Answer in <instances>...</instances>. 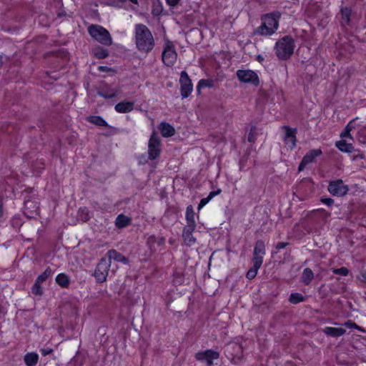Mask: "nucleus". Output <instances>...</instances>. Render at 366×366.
<instances>
[{
	"label": "nucleus",
	"instance_id": "1",
	"mask_svg": "<svg viewBox=\"0 0 366 366\" xmlns=\"http://www.w3.org/2000/svg\"><path fill=\"white\" fill-rule=\"evenodd\" d=\"M135 43L141 52L149 53L154 46L153 35L148 27L142 24L135 25Z\"/></svg>",
	"mask_w": 366,
	"mask_h": 366
},
{
	"label": "nucleus",
	"instance_id": "2",
	"mask_svg": "<svg viewBox=\"0 0 366 366\" xmlns=\"http://www.w3.org/2000/svg\"><path fill=\"white\" fill-rule=\"evenodd\" d=\"M295 47V40L291 36L287 35L276 42L275 54L279 59L287 60L293 54Z\"/></svg>",
	"mask_w": 366,
	"mask_h": 366
},
{
	"label": "nucleus",
	"instance_id": "3",
	"mask_svg": "<svg viewBox=\"0 0 366 366\" xmlns=\"http://www.w3.org/2000/svg\"><path fill=\"white\" fill-rule=\"evenodd\" d=\"M89 35L96 41L104 46H111L112 44V38L105 28L100 25L92 24L88 27Z\"/></svg>",
	"mask_w": 366,
	"mask_h": 366
},
{
	"label": "nucleus",
	"instance_id": "4",
	"mask_svg": "<svg viewBox=\"0 0 366 366\" xmlns=\"http://www.w3.org/2000/svg\"><path fill=\"white\" fill-rule=\"evenodd\" d=\"M110 267L111 262L107 260V258L102 257L99 260L94 273V276L97 282L103 283L107 280Z\"/></svg>",
	"mask_w": 366,
	"mask_h": 366
},
{
	"label": "nucleus",
	"instance_id": "5",
	"mask_svg": "<svg viewBox=\"0 0 366 366\" xmlns=\"http://www.w3.org/2000/svg\"><path fill=\"white\" fill-rule=\"evenodd\" d=\"M219 357L220 353L212 349L199 351L194 355L197 361L204 363L206 366H213L214 365V360H217Z\"/></svg>",
	"mask_w": 366,
	"mask_h": 366
},
{
	"label": "nucleus",
	"instance_id": "6",
	"mask_svg": "<svg viewBox=\"0 0 366 366\" xmlns=\"http://www.w3.org/2000/svg\"><path fill=\"white\" fill-rule=\"evenodd\" d=\"M161 141L155 132H153L148 143V157L150 160L157 159L161 153Z\"/></svg>",
	"mask_w": 366,
	"mask_h": 366
},
{
	"label": "nucleus",
	"instance_id": "7",
	"mask_svg": "<svg viewBox=\"0 0 366 366\" xmlns=\"http://www.w3.org/2000/svg\"><path fill=\"white\" fill-rule=\"evenodd\" d=\"M162 61L167 66H172L177 61V53L173 43L167 41L162 54Z\"/></svg>",
	"mask_w": 366,
	"mask_h": 366
},
{
	"label": "nucleus",
	"instance_id": "8",
	"mask_svg": "<svg viewBox=\"0 0 366 366\" xmlns=\"http://www.w3.org/2000/svg\"><path fill=\"white\" fill-rule=\"evenodd\" d=\"M238 80L242 83L251 84L254 86L259 84V79L257 73L250 69H239L236 71Z\"/></svg>",
	"mask_w": 366,
	"mask_h": 366
},
{
	"label": "nucleus",
	"instance_id": "9",
	"mask_svg": "<svg viewBox=\"0 0 366 366\" xmlns=\"http://www.w3.org/2000/svg\"><path fill=\"white\" fill-rule=\"evenodd\" d=\"M328 192L335 197H343L349 191V187L341 179L330 181L327 186Z\"/></svg>",
	"mask_w": 366,
	"mask_h": 366
},
{
	"label": "nucleus",
	"instance_id": "10",
	"mask_svg": "<svg viewBox=\"0 0 366 366\" xmlns=\"http://www.w3.org/2000/svg\"><path fill=\"white\" fill-rule=\"evenodd\" d=\"M179 83L181 84L182 98H187L193 90V85L191 79L185 71H182L180 74Z\"/></svg>",
	"mask_w": 366,
	"mask_h": 366
},
{
	"label": "nucleus",
	"instance_id": "11",
	"mask_svg": "<svg viewBox=\"0 0 366 366\" xmlns=\"http://www.w3.org/2000/svg\"><path fill=\"white\" fill-rule=\"evenodd\" d=\"M280 14L269 13L263 15L261 17L262 21L272 31L275 33L279 26Z\"/></svg>",
	"mask_w": 366,
	"mask_h": 366
},
{
	"label": "nucleus",
	"instance_id": "12",
	"mask_svg": "<svg viewBox=\"0 0 366 366\" xmlns=\"http://www.w3.org/2000/svg\"><path fill=\"white\" fill-rule=\"evenodd\" d=\"M352 14V11L351 8L347 6H342L340 8V13L337 14V18H338L340 26L342 28H347V26H351Z\"/></svg>",
	"mask_w": 366,
	"mask_h": 366
},
{
	"label": "nucleus",
	"instance_id": "13",
	"mask_svg": "<svg viewBox=\"0 0 366 366\" xmlns=\"http://www.w3.org/2000/svg\"><path fill=\"white\" fill-rule=\"evenodd\" d=\"M282 128L285 130L284 142L291 149H293L296 147L297 129L288 126H284Z\"/></svg>",
	"mask_w": 366,
	"mask_h": 366
},
{
	"label": "nucleus",
	"instance_id": "14",
	"mask_svg": "<svg viewBox=\"0 0 366 366\" xmlns=\"http://www.w3.org/2000/svg\"><path fill=\"white\" fill-rule=\"evenodd\" d=\"M39 210V203L32 199H26L24 201V214L31 218L34 214H37Z\"/></svg>",
	"mask_w": 366,
	"mask_h": 366
},
{
	"label": "nucleus",
	"instance_id": "15",
	"mask_svg": "<svg viewBox=\"0 0 366 366\" xmlns=\"http://www.w3.org/2000/svg\"><path fill=\"white\" fill-rule=\"evenodd\" d=\"M233 353L232 354V357L231 359V362L234 365L239 364L243 358V347L242 345L239 344H234L232 345Z\"/></svg>",
	"mask_w": 366,
	"mask_h": 366
},
{
	"label": "nucleus",
	"instance_id": "16",
	"mask_svg": "<svg viewBox=\"0 0 366 366\" xmlns=\"http://www.w3.org/2000/svg\"><path fill=\"white\" fill-rule=\"evenodd\" d=\"M233 353L232 354V357L231 359V362L234 365L239 364L243 358V347L242 345L239 344H234L232 345Z\"/></svg>",
	"mask_w": 366,
	"mask_h": 366
},
{
	"label": "nucleus",
	"instance_id": "17",
	"mask_svg": "<svg viewBox=\"0 0 366 366\" xmlns=\"http://www.w3.org/2000/svg\"><path fill=\"white\" fill-rule=\"evenodd\" d=\"M107 256L108 257L107 260H109L110 262L112 259H114L116 262H122L125 264L129 263L128 258L114 249H109L107 253Z\"/></svg>",
	"mask_w": 366,
	"mask_h": 366
},
{
	"label": "nucleus",
	"instance_id": "18",
	"mask_svg": "<svg viewBox=\"0 0 366 366\" xmlns=\"http://www.w3.org/2000/svg\"><path fill=\"white\" fill-rule=\"evenodd\" d=\"M265 244L263 240L258 239L254 248L253 257L252 259L255 258H259L262 259V263L263 262V255L265 254Z\"/></svg>",
	"mask_w": 366,
	"mask_h": 366
},
{
	"label": "nucleus",
	"instance_id": "19",
	"mask_svg": "<svg viewBox=\"0 0 366 366\" xmlns=\"http://www.w3.org/2000/svg\"><path fill=\"white\" fill-rule=\"evenodd\" d=\"M134 106V102L124 101L117 104L114 107V109L118 113H128L133 110Z\"/></svg>",
	"mask_w": 366,
	"mask_h": 366
},
{
	"label": "nucleus",
	"instance_id": "20",
	"mask_svg": "<svg viewBox=\"0 0 366 366\" xmlns=\"http://www.w3.org/2000/svg\"><path fill=\"white\" fill-rule=\"evenodd\" d=\"M253 267H251L246 274V277L248 280L254 279L257 274L258 269L260 268L262 264V259L259 258H255L252 259Z\"/></svg>",
	"mask_w": 366,
	"mask_h": 366
},
{
	"label": "nucleus",
	"instance_id": "21",
	"mask_svg": "<svg viewBox=\"0 0 366 366\" xmlns=\"http://www.w3.org/2000/svg\"><path fill=\"white\" fill-rule=\"evenodd\" d=\"M159 129L164 137H172L175 133L174 127L167 122H161L159 125Z\"/></svg>",
	"mask_w": 366,
	"mask_h": 366
},
{
	"label": "nucleus",
	"instance_id": "22",
	"mask_svg": "<svg viewBox=\"0 0 366 366\" xmlns=\"http://www.w3.org/2000/svg\"><path fill=\"white\" fill-rule=\"evenodd\" d=\"M323 332L327 336L338 337L343 335L346 330L342 327H326L323 329Z\"/></svg>",
	"mask_w": 366,
	"mask_h": 366
},
{
	"label": "nucleus",
	"instance_id": "23",
	"mask_svg": "<svg viewBox=\"0 0 366 366\" xmlns=\"http://www.w3.org/2000/svg\"><path fill=\"white\" fill-rule=\"evenodd\" d=\"M132 219L123 214H119L115 220V226L118 229H123L131 224Z\"/></svg>",
	"mask_w": 366,
	"mask_h": 366
},
{
	"label": "nucleus",
	"instance_id": "24",
	"mask_svg": "<svg viewBox=\"0 0 366 366\" xmlns=\"http://www.w3.org/2000/svg\"><path fill=\"white\" fill-rule=\"evenodd\" d=\"M314 273L312 270L307 267L305 268L301 276V282L306 286H308L311 284L312 280L314 279Z\"/></svg>",
	"mask_w": 366,
	"mask_h": 366
},
{
	"label": "nucleus",
	"instance_id": "25",
	"mask_svg": "<svg viewBox=\"0 0 366 366\" xmlns=\"http://www.w3.org/2000/svg\"><path fill=\"white\" fill-rule=\"evenodd\" d=\"M56 284L61 288H68L70 285V278L65 273L59 274L55 279Z\"/></svg>",
	"mask_w": 366,
	"mask_h": 366
},
{
	"label": "nucleus",
	"instance_id": "26",
	"mask_svg": "<svg viewBox=\"0 0 366 366\" xmlns=\"http://www.w3.org/2000/svg\"><path fill=\"white\" fill-rule=\"evenodd\" d=\"M322 154V152L320 149H314L310 150L303 157V159L308 164L312 163L315 162V159L320 156Z\"/></svg>",
	"mask_w": 366,
	"mask_h": 366
},
{
	"label": "nucleus",
	"instance_id": "27",
	"mask_svg": "<svg viewBox=\"0 0 366 366\" xmlns=\"http://www.w3.org/2000/svg\"><path fill=\"white\" fill-rule=\"evenodd\" d=\"M274 34L273 31L270 30V29L264 24V22H262V24L255 29L253 31V35H259V36H271Z\"/></svg>",
	"mask_w": 366,
	"mask_h": 366
},
{
	"label": "nucleus",
	"instance_id": "28",
	"mask_svg": "<svg viewBox=\"0 0 366 366\" xmlns=\"http://www.w3.org/2000/svg\"><path fill=\"white\" fill-rule=\"evenodd\" d=\"M86 121L98 127H108L107 122L100 116H89L86 118Z\"/></svg>",
	"mask_w": 366,
	"mask_h": 366
},
{
	"label": "nucleus",
	"instance_id": "29",
	"mask_svg": "<svg viewBox=\"0 0 366 366\" xmlns=\"http://www.w3.org/2000/svg\"><path fill=\"white\" fill-rule=\"evenodd\" d=\"M335 146L342 152L351 153L354 150L352 144L347 143L344 139L336 142Z\"/></svg>",
	"mask_w": 366,
	"mask_h": 366
},
{
	"label": "nucleus",
	"instance_id": "30",
	"mask_svg": "<svg viewBox=\"0 0 366 366\" xmlns=\"http://www.w3.org/2000/svg\"><path fill=\"white\" fill-rule=\"evenodd\" d=\"M24 362L26 366H35L39 360V355L36 352H29L24 355Z\"/></svg>",
	"mask_w": 366,
	"mask_h": 366
},
{
	"label": "nucleus",
	"instance_id": "31",
	"mask_svg": "<svg viewBox=\"0 0 366 366\" xmlns=\"http://www.w3.org/2000/svg\"><path fill=\"white\" fill-rule=\"evenodd\" d=\"M222 192L221 189H218L216 191H212L209 192V195L207 197L202 198L199 203L197 207V209L200 210L203 207H204L212 198L215 196L219 194Z\"/></svg>",
	"mask_w": 366,
	"mask_h": 366
},
{
	"label": "nucleus",
	"instance_id": "32",
	"mask_svg": "<svg viewBox=\"0 0 366 366\" xmlns=\"http://www.w3.org/2000/svg\"><path fill=\"white\" fill-rule=\"evenodd\" d=\"M92 54L97 58L100 59H105L109 56L107 49L99 46H97L92 49Z\"/></svg>",
	"mask_w": 366,
	"mask_h": 366
},
{
	"label": "nucleus",
	"instance_id": "33",
	"mask_svg": "<svg viewBox=\"0 0 366 366\" xmlns=\"http://www.w3.org/2000/svg\"><path fill=\"white\" fill-rule=\"evenodd\" d=\"M214 84L212 80L209 79H201L199 81L197 86V95H199L201 94V90L204 88L208 87L212 88L213 87Z\"/></svg>",
	"mask_w": 366,
	"mask_h": 366
},
{
	"label": "nucleus",
	"instance_id": "34",
	"mask_svg": "<svg viewBox=\"0 0 366 366\" xmlns=\"http://www.w3.org/2000/svg\"><path fill=\"white\" fill-rule=\"evenodd\" d=\"M292 304L297 305L305 300V297L299 292L292 293L288 299Z\"/></svg>",
	"mask_w": 366,
	"mask_h": 366
},
{
	"label": "nucleus",
	"instance_id": "35",
	"mask_svg": "<svg viewBox=\"0 0 366 366\" xmlns=\"http://www.w3.org/2000/svg\"><path fill=\"white\" fill-rule=\"evenodd\" d=\"M194 212L193 207L192 205H189L186 209V221L187 224H196L194 220Z\"/></svg>",
	"mask_w": 366,
	"mask_h": 366
},
{
	"label": "nucleus",
	"instance_id": "36",
	"mask_svg": "<svg viewBox=\"0 0 366 366\" xmlns=\"http://www.w3.org/2000/svg\"><path fill=\"white\" fill-rule=\"evenodd\" d=\"M355 129V119L350 121L348 124L346 126L345 129V131L342 132L340 134V137L342 138H350V139H352V136H351V134H350V132Z\"/></svg>",
	"mask_w": 366,
	"mask_h": 366
},
{
	"label": "nucleus",
	"instance_id": "37",
	"mask_svg": "<svg viewBox=\"0 0 366 366\" xmlns=\"http://www.w3.org/2000/svg\"><path fill=\"white\" fill-rule=\"evenodd\" d=\"M78 217L82 222H86L90 219L89 211L86 207H80L78 210Z\"/></svg>",
	"mask_w": 366,
	"mask_h": 366
},
{
	"label": "nucleus",
	"instance_id": "38",
	"mask_svg": "<svg viewBox=\"0 0 366 366\" xmlns=\"http://www.w3.org/2000/svg\"><path fill=\"white\" fill-rule=\"evenodd\" d=\"M51 273L52 269L49 267H46V269L36 277V282L40 283L44 282L51 276Z\"/></svg>",
	"mask_w": 366,
	"mask_h": 366
},
{
	"label": "nucleus",
	"instance_id": "39",
	"mask_svg": "<svg viewBox=\"0 0 366 366\" xmlns=\"http://www.w3.org/2000/svg\"><path fill=\"white\" fill-rule=\"evenodd\" d=\"M83 364H84V358L79 354V352H76L75 356L69 362L70 366H82Z\"/></svg>",
	"mask_w": 366,
	"mask_h": 366
},
{
	"label": "nucleus",
	"instance_id": "40",
	"mask_svg": "<svg viewBox=\"0 0 366 366\" xmlns=\"http://www.w3.org/2000/svg\"><path fill=\"white\" fill-rule=\"evenodd\" d=\"M182 238L184 244L188 247L194 245L196 242V239L194 237L192 233L182 234Z\"/></svg>",
	"mask_w": 366,
	"mask_h": 366
},
{
	"label": "nucleus",
	"instance_id": "41",
	"mask_svg": "<svg viewBox=\"0 0 366 366\" xmlns=\"http://www.w3.org/2000/svg\"><path fill=\"white\" fill-rule=\"evenodd\" d=\"M40 282H37L36 280H35V282L31 287V292L36 296H41L43 295V289L41 287Z\"/></svg>",
	"mask_w": 366,
	"mask_h": 366
},
{
	"label": "nucleus",
	"instance_id": "42",
	"mask_svg": "<svg viewBox=\"0 0 366 366\" xmlns=\"http://www.w3.org/2000/svg\"><path fill=\"white\" fill-rule=\"evenodd\" d=\"M98 95L104 99H112L117 97V94L114 92H106L104 90H99L97 92Z\"/></svg>",
	"mask_w": 366,
	"mask_h": 366
},
{
	"label": "nucleus",
	"instance_id": "43",
	"mask_svg": "<svg viewBox=\"0 0 366 366\" xmlns=\"http://www.w3.org/2000/svg\"><path fill=\"white\" fill-rule=\"evenodd\" d=\"M332 271L334 274L340 276H347L349 274V269L347 267H342L340 268H333Z\"/></svg>",
	"mask_w": 366,
	"mask_h": 366
},
{
	"label": "nucleus",
	"instance_id": "44",
	"mask_svg": "<svg viewBox=\"0 0 366 366\" xmlns=\"http://www.w3.org/2000/svg\"><path fill=\"white\" fill-rule=\"evenodd\" d=\"M11 224L15 229H19L22 225L21 219L19 217L14 216L11 220Z\"/></svg>",
	"mask_w": 366,
	"mask_h": 366
},
{
	"label": "nucleus",
	"instance_id": "45",
	"mask_svg": "<svg viewBox=\"0 0 366 366\" xmlns=\"http://www.w3.org/2000/svg\"><path fill=\"white\" fill-rule=\"evenodd\" d=\"M196 228V224H187L183 228L182 234L193 233Z\"/></svg>",
	"mask_w": 366,
	"mask_h": 366
},
{
	"label": "nucleus",
	"instance_id": "46",
	"mask_svg": "<svg viewBox=\"0 0 366 366\" xmlns=\"http://www.w3.org/2000/svg\"><path fill=\"white\" fill-rule=\"evenodd\" d=\"M157 237L154 235H150L147 239V244L152 249L155 243H157Z\"/></svg>",
	"mask_w": 366,
	"mask_h": 366
},
{
	"label": "nucleus",
	"instance_id": "47",
	"mask_svg": "<svg viewBox=\"0 0 366 366\" xmlns=\"http://www.w3.org/2000/svg\"><path fill=\"white\" fill-rule=\"evenodd\" d=\"M321 202L328 207H331L334 204V199L332 198H322Z\"/></svg>",
	"mask_w": 366,
	"mask_h": 366
},
{
	"label": "nucleus",
	"instance_id": "48",
	"mask_svg": "<svg viewBox=\"0 0 366 366\" xmlns=\"http://www.w3.org/2000/svg\"><path fill=\"white\" fill-rule=\"evenodd\" d=\"M345 325L348 328H356L357 330H360V327L356 325V323L352 322L351 320H348L345 323Z\"/></svg>",
	"mask_w": 366,
	"mask_h": 366
},
{
	"label": "nucleus",
	"instance_id": "49",
	"mask_svg": "<svg viewBox=\"0 0 366 366\" xmlns=\"http://www.w3.org/2000/svg\"><path fill=\"white\" fill-rule=\"evenodd\" d=\"M255 139H256V138H255L253 129L252 128L250 129V132L248 134L247 140H248V142H249L251 143H254L255 142Z\"/></svg>",
	"mask_w": 366,
	"mask_h": 366
},
{
	"label": "nucleus",
	"instance_id": "50",
	"mask_svg": "<svg viewBox=\"0 0 366 366\" xmlns=\"http://www.w3.org/2000/svg\"><path fill=\"white\" fill-rule=\"evenodd\" d=\"M289 244L288 242H278L276 246H275V248L277 251L282 249H284L285 248L287 245Z\"/></svg>",
	"mask_w": 366,
	"mask_h": 366
},
{
	"label": "nucleus",
	"instance_id": "51",
	"mask_svg": "<svg viewBox=\"0 0 366 366\" xmlns=\"http://www.w3.org/2000/svg\"><path fill=\"white\" fill-rule=\"evenodd\" d=\"M309 164L307 162L305 161V159L302 158V161L300 162V164H299V167H298V170L300 172V171H302L305 167H306V165Z\"/></svg>",
	"mask_w": 366,
	"mask_h": 366
},
{
	"label": "nucleus",
	"instance_id": "52",
	"mask_svg": "<svg viewBox=\"0 0 366 366\" xmlns=\"http://www.w3.org/2000/svg\"><path fill=\"white\" fill-rule=\"evenodd\" d=\"M53 352L52 349L50 348H42L41 350V353L43 356H46Z\"/></svg>",
	"mask_w": 366,
	"mask_h": 366
},
{
	"label": "nucleus",
	"instance_id": "53",
	"mask_svg": "<svg viewBox=\"0 0 366 366\" xmlns=\"http://www.w3.org/2000/svg\"><path fill=\"white\" fill-rule=\"evenodd\" d=\"M98 70L102 72H109L112 71V69L107 66H99Z\"/></svg>",
	"mask_w": 366,
	"mask_h": 366
},
{
	"label": "nucleus",
	"instance_id": "54",
	"mask_svg": "<svg viewBox=\"0 0 366 366\" xmlns=\"http://www.w3.org/2000/svg\"><path fill=\"white\" fill-rule=\"evenodd\" d=\"M179 1L180 0H166V2L170 6H175L179 4Z\"/></svg>",
	"mask_w": 366,
	"mask_h": 366
},
{
	"label": "nucleus",
	"instance_id": "55",
	"mask_svg": "<svg viewBox=\"0 0 366 366\" xmlns=\"http://www.w3.org/2000/svg\"><path fill=\"white\" fill-rule=\"evenodd\" d=\"M165 239L164 237L157 238V244L159 246L162 245L164 243Z\"/></svg>",
	"mask_w": 366,
	"mask_h": 366
},
{
	"label": "nucleus",
	"instance_id": "56",
	"mask_svg": "<svg viewBox=\"0 0 366 366\" xmlns=\"http://www.w3.org/2000/svg\"><path fill=\"white\" fill-rule=\"evenodd\" d=\"M256 59L259 61V62H262L264 61V57L261 55V54H259L256 56Z\"/></svg>",
	"mask_w": 366,
	"mask_h": 366
},
{
	"label": "nucleus",
	"instance_id": "57",
	"mask_svg": "<svg viewBox=\"0 0 366 366\" xmlns=\"http://www.w3.org/2000/svg\"><path fill=\"white\" fill-rule=\"evenodd\" d=\"M4 214V210H3V204L1 202H0V218L3 217Z\"/></svg>",
	"mask_w": 366,
	"mask_h": 366
},
{
	"label": "nucleus",
	"instance_id": "58",
	"mask_svg": "<svg viewBox=\"0 0 366 366\" xmlns=\"http://www.w3.org/2000/svg\"><path fill=\"white\" fill-rule=\"evenodd\" d=\"M322 212L324 213V214H325V217H330V212H326V211H325V210H324V209H322Z\"/></svg>",
	"mask_w": 366,
	"mask_h": 366
},
{
	"label": "nucleus",
	"instance_id": "59",
	"mask_svg": "<svg viewBox=\"0 0 366 366\" xmlns=\"http://www.w3.org/2000/svg\"><path fill=\"white\" fill-rule=\"evenodd\" d=\"M364 157H364V155H363V154H360V155H357V156L353 158V159H354V160H356V159H357L358 158H360V159H363Z\"/></svg>",
	"mask_w": 366,
	"mask_h": 366
},
{
	"label": "nucleus",
	"instance_id": "60",
	"mask_svg": "<svg viewBox=\"0 0 366 366\" xmlns=\"http://www.w3.org/2000/svg\"><path fill=\"white\" fill-rule=\"evenodd\" d=\"M362 279L366 281V272L361 274Z\"/></svg>",
	"mask_w": 366,
	"mask_h": 366
},
{
	"label": "nucleus",
	"instance_id": "61",
	"mask_svg": "<svg viewBox=\"0 0 366 366\" xmlns=\"http://www.w3.org/2000/svg\"><path fill=\"white\" fill-rule=\"evenodd\" d=\"M3 55H0V67L3 65L4 61H3Z\"/></svg>",
	"mask_w": 366,
	"mask_h": 366
},
{
	"label": "nucleus",
	"instance_id": "62",
	"mask_svg": "<svg viewBox=\"0 0 366 366\" xmlns=\"http://www.w3.org/2000/svg\"><path fill=\"white\" fill-rule=\"evenodd\" d=\"M132 3L134 4H138V0H129Z\"/></svg>",
	"mask_w": 366,
	"mask_h": 366
}]
</instances>
